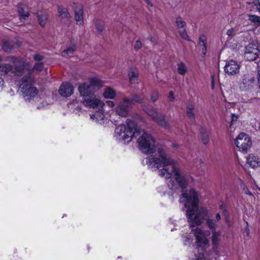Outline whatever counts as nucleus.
Segmentation results:
<instances>
[{
  "instance_id": "nucleus-1",
  "label": "nucleus",
  "mask_w": 260,
  "mask_h": 260,
  "mask_svg": "<svg viewBox=\"0 0 260 260\" xmlns=\"http://www.w3.org/2000/svg\"><path fill=\"white\" fill-rule=\"evenodd\" d=\"M143 163H145L150 169L158 170V175L166 179H170L174 174L176 182L182 189L186 188L192 180V177L183 172L177 166L176 161L163 150L158 149L155 156L145 158Z\"/></svg>"
},
{
  "instance_id": "nucleus-2",
  "label": "nucleus",
  "mask_w": 260,
  "mask_h": 260,
  "mask_svg": "<svg viewBox=\"0 0 260 260\" xmlns=\"http://www.w3.org/2000/svg\"><path fill=\"white\" fill-rule=\"evenodd\" d=\"M200 194L194 189L182 193L180 202L186 208V216L188 221L192 226L201 224L208 211L204 208H199L198 204Z\"/></svg>"
},
{
  "instance_id": "nucleus-3",
  "label": "nucleus",
  "mask_w": 260,
  "mask_h": 260,
  "mask_svg": "<svg viewBox=\"0 0 260 260\" xmlns=\"http://www.w3.org/2000/svg\"><path fill=\"white\" fill-rule=\"evenodd\" d=\"M211 234L209 230L204 231L196 228L191 230V233H185L182 236V240L184 245L189 246L192 243V235L195 238V251L193 255H190L191 260H210L207 257L210 252L207 249L210 247L209 239L207 238Z\"/></svg>"
},
{
  "instance_id": "nucleus-4",
  "label": "nucleus",
  "mask_w": 260,
  "mask_h": 260,
  "mask_svg": "<svg viewBox=\"0 0 260 260\" xmlns=\"http://www.w3.org/2000/svg\"><path fill=\"white\" fill-rule=\"evenodd\" d=\"M102 86V81L97 78L90 79L89 82L80 85L78 90L82 97V102L86 107L94 109L105 106L104 103L94 95L95 88Z\"/></svg>"
},
{
  "instance_id": "nucleus-5",
  "label": "nucleus",
  "mask_w": 260,
  "mask_h": 260,
  "mask_svg": "<svg viewBox=\"0 0 260 260\" xmlns=\"http://www.w3.org/2000/svg\"><path fill=\"white\" fill-rule=\"evenodd\" d=\"M7 60L12 63L14 66V67H12V70L10 73L17 77H23V76L32 77L31 75L35 70L40 72L43 69V64L41 62L36 63L34 67L31 69L29 63L22 59H18L10 56L7 58Z\"/></svg>"
},
{
  "instance_id": "nucleus-6",
  "label": "nucleus",
  "mask_w": 260,
  "mask_h": 260,
  "mask_svg": "<svg viewBox=\"0 0 260 260\" xmlns=\"http://www.w3.org/2000/svg\"><path fill=\"white\" fill-rule=\"evenodd\" d=\"M139 128L135 121L127 119L126 124H121L115 128V137L120 142L124 144L128 143L132 141L134 137V133L138 131Z\"/></svg>"
},
{
  "instance_id": "nucleus-7",
  "label": "nucleus",
  "mask_w": 260,
  "mask_h": 260,
  "mask_svg": "<svg viewBox=\"0 0 260 260\" xmlns=\"http://www.w3.org/2000/svg\"><path fill=\"white\" fill-rule=\"evenodd\" d=\"M134 137L138 138L137 143L140 150L144 153H152L155 149V141L151 135L142 129L138 130L134 133Z\"/></svg>"
},
{
  "instance_id": "nucleus-8",
  "label": "nucleus",
  "mask_w": 260,
  "mask_h": 260,
  "mask_svg": "<svg viewBox=\"0 0 260 260\" xmlns=\"http://www.w3.org/2000/svg\"><path fill=\"white\" fill-rule=\"evenodd\" d=\"M17 82V85L23 93L25 100L29 101L37 94L38 90L36 87L31 86L34 82L32 77L21 76V78Z\"/></svg>"
},
{
  "instance_id": "nucleus-9",
  "label": "nucleus",
  "mask_w": 260,
  "mask_h": 260,
  "mask_svg": "<svg viewBox=\"0 0 260 260\" xmlns=\"http://www.w3.org/2000/svg\"><path fill=\"white\" fill-rule=\"evenodd\" d=\"M256 80L255 75L249 73L242 75L239 79L237 87L241 92H249L254 88Z\"/></svg>"
},
{
  "instance_id": "nucleus-10",
  "label": "nucleus",
  "mask_w": 260,
  "mask_h": 260,
  "mask_svg": "<svg viewBox=\"0 0 260 260\" xmlns=\"http://www.w3.org/2000/svg\"><path fill=\"white\" fill-rule=\"evenodd\" d=\"M235 144L239 151L246 152L251 147L252 142L248 135L241 133L235 139Z\"/></svg>"
},
{
  "instance_id": "nucleus-11",
  "label": "nucleus",
  "mask_w": 260,
  "mask_h": 260,
  "mask_svg": "<svg viewBox=\"0 0 260 260\" xmlns=\"http://www.w3.org/2000/svg\"><path fill=\"white\" fill-rule=\"evenodd\" d=\"M131 104V100L128 97L124 96L114 107V110L117 115L125 117L128 115L129 106Z\"/></svg>"
},
{
  "instance_id": "nucleus-12",
  "label": "nucleus",
  "mask_w": 260,
  "mask_h": 260,
  "mask_svg": "<svg viewBox=\"0 0 260 260\" xmlns=\"http://www.w3.org/2000/svg\"><path fill=\"white\" fill-rule=\"evenodd\" d=\"M145 112L158 124L165 127L166 129L170 128V125L164 118V116L161 114L158 113L156 110L153 109L148 108H143Z\"/></svg>"
},
{
  "instance_id": "nucleus-13",
  "label": "nucleus",
  "mask_w": 260,
  "mask_h": 260,
  "mask_svg": "<svg viewBox=\"0 0 260 260\" xmlns=\"http://www.w3.org/2000/svg\"><path fill=\"white\" fill-rule=\"evenodd\" d=\"M259 53L257 46L253 43L249 44L245 47L244 57L249 61H253L256 59Z\"/></svg>"
},
{
  "instance_id": "nucleus-14",
  "label": "nucleus",
  "mask_w": 260,
  "mask_h": 260,
  "mask_svg": "<svg viewBox=\"0 0 260 260\" xmlns=\"http://www.w3.org/2000/svg\"><path fill=\"white\" fill-rule=\"evenodd\" d=\"M240 67V63L237 60L231 59L226 61L224 68V71L229 75H234L239 73Z\"/></svg>"
},
{
  "instance_id": "nucleus-15",
  "label": "nucleus",
  "mask_w": 260,
  "mask_h": 260,
  "mask_svg": "<svg viewBox=\"0 0 260 260\" xmlns=\"http://www.w3.org/2000/svg\"><path fill=\"white\" fill-rule=\"evenodd\" d=\"M246 164L251 168L260 167V155L256 153H250L246 157Z\"/></svg>"
},
{
  "instance_id": "nucleus-16",
  "label": "nucleus",
  "mask_w": 260,
  "mask_h": 260,
  "mask_svg": "<svg viewBox=\"0 0 260 260\" xmlns=\"http://www.w3.org/2000/svg\"><path fill=\"white\" fill-rule=\"evenodd\" d=\"M58 92L61 96L68 97L73 93L74 88L71 84L67 82L63 83L60 85Z\"/></svg>"
},
{
  "instance_id": "nucleus-17",
  "label": "nucleus",
  "mask_w": 260,
  "mask_h": 260,
  "mask_svg": "<svg viewBox=\"0 0 260 260\" xmlns=\"http://www.w3.org/2000/svg\"><path fill=\"white\" fill-rule=\"evenodd\" d=\"M103 107L104 106L101 108H95V109L99 108V111H96L94 114L90 115L91 119L96 122L102 123L105 118V115L103 110Z\"/></svg>"
},
{
  "instance_id": "nucleus-18",
  "label": "nucleus",
  "mask_w": 260,
  "mask_h": 260,
  "mask_svg": "<svg viewBox=\"0 0 260 260\" xmlns=\"http://www.w3.org/2000/svg\"><path fill=\"white\" fill-rule=\"evenodd\" d=\"M221 240V232L220 231L212 230V243L213 249L216 251L219 243Z\"/></svg>"
},
{
  "instance_id": "nucleus-19",
  "label": "nucleus",
  "mask_w": 260,
  "mask_h": 260,
  "mask_svg": "<svg viewBox=\"0 0 260 260\" xmlns=\"http://www.w3.org/2000/svg\"><path fill=\"white\" fill-rule=\"evenodd\" d=\"M58 16L62 22L67 23L69 21L70 18V14L68 10L61 6L58 8Z\"/></svg>"
},
{
  "instance_id": "nucleus-20",
  "label": "nucleus",
  "mask_w": 260,
  "mask_h": 260,
  "mask_svg": "<svg viewBox=\"0 0 260 260\" xmlns=\"http://www.w3.org/2000/svg\"><path fill=\"white\" fill-rule=\"evenodd\" d=\"M75 20L77 24L81 25L83 23V7L79 6L75 10Z\"/></svg>"
},
{
  "instance_id": "nucleus-21",
  "label": "nucleus",
  "mask_w": 260,
  "mask_h": 260,
  "mask_svg": "<svg viewBox=\"0 0 260 260\" xmlns=\"http://www.w3.org/2000/svg\"><path fill=\"white\" fill-rule=\"evenodd\" d=\"M103 96L107 99H114L116 95V91L111 87H107L103 91Z\"/></svg>"
},
{
  "instance_id": "nucleus-22",
  "label": "nucleus",
  "mask_w": 260,
  "mask_h": 260,
  "mask_svg": "<svg viewBox=\"0 0 260 260\" xmlns=\"http://www.w3.org/2000/svg\"><path fill=\"white\" fill-rule=\"evenodd\" d=\"M38 21L39 24L42 26H44L46 22L47 15L45 12H41L38 14Z\"/></svg>"
},
{
  "instance_id": "nucleus-23",
  "label": "nucleus",
  "mask_w": 260,
  "mask_h": 260,
  "mask_svg": "<svg viewBox=\"0 0 260 260\" xmlns=\"http://www.w3.org/2000/svg\"><path fill=\"white\" fill-rule=\"evenodd\" d=\"M176 24L179 30H184L186 27V23L183 20L182 18L178 16L176 19Z\"/></svg>"
},
{
  "instance_id": "nucleus-24",
  "label": "nucleus",
  "mask_w": 260,
  "mask_h": 260,
  "mask_svg": "<svg viewBox=\"0 0 260 260\" xmlns=\"http://www.w3.org/2000/svg\"><path fill=\"white\" fill-rule=\"evenodd\" d=\"M187 71V67L183 62H180L178 64L177 72L179 74L184 75Z\"/></svg>"
},
{
  "instance_id": "nucleus-25",
  "label": "nucleus",
  "mask_w": 260,
  "mask_h": 260,
  "mask_svg": "<svg viewBox=\"0 0 260 260\" xmlns=\"http://www.w3.org/2000/svg\"><path fill=\"white\" fill-rule=\"evenodd\" d=\"M129 81L131 83H135L138 81V73L137 71L130 70L128 73Z\"/></svg>"
},
{
  "instance_id": "nucleus-26",
  "label": "nucleus",
  "mask_w": 260,
  "mask_h": 260,
  "mask_svg": "<svg viewBox=\"0 0 260 260\" xmlns=\"http://www.w3.org/2000/svg\"><path fill=\"white\" fill-rule=\"evenodd\" d=\"M76 46L73 45L64 50L62 52V55L63 56H71L76 50Z\"/></svg>"
},
{
  "instance_id": "nucleus-27",
  "label": "nucleus",
  "mask_w": 260,
  "mask_h": 260,
  "mask_svg": "<svg viewBox=\"0 0 260 260\" xmlns=\"http://www.w3.org/2000/svg\"><path fill=\"white\" fill-rule=\"evenodd\" d=\"M247 17L248 20L254 23V25L256 26L260 25V17L254 15L248 14Z\"/></svg>"
},
{
  "instance_id": "nucleus-28",
  "label": "nucleus",
  "mask_w": 260,
  "mask_h": 260,
  "mask_svg": "<svg viewBox=\"0 0 260 260\" xmlns=\"http://www.w3.org/2000/svg\"><path fill=\"white\" fill-rule=\"evenodd\" d=\"M18 13L21 21L26 20L29 15V13L27 11H25L24 9L21 7L18 8Z\"/></svg>"
},
{
  "instance_id": "nucleus-29",
  "label": "nucleus",
  "mask_w": 260,
  "mask_h": 260,
  "mask_svg": "<svg viewBox=\"0 0 260 260\" xmlns=\"http://www.w3.org/2000/svg\"><path fill=\"white\" fill-rule=\"evenodd\" d=\"M194 106L192 104L188 105L187 107V115L189 118L191 119H193L194 118Z\"/></svg>"
},
{
  "instance_id": "nucleus-30",
  "label": "nucleus",
  "mask_w": 260,
  "mask_h": 260,
  "mask_svg": "<svg viewBox=\"0 0 260 260\" xmlns=\"http://www.w3.org/2000/svg\"><path fill=\"white\" fill-rule=\"evenodd\" d=\"M206 223L208 228L212 230H216L217 226L216 221L213 219H207L206 220Z\"/></svg>"
},
{
  "instance_id": "nucleus-31",
  "label": "nucleus",
  "mask_w": 260,
  "mask_h": 260,
  "mask_svg": "<svg viewBox=\"0 0 260 260\" xmlns=\"http://www.w3.org/2000/svg\"><path fill=\"white\" fill-rule=\"evenodd\" d=\"M132 101V104L134 102L138 103H142L144 101V96L143 95H139L137 94H135L133 95L132 98H129Z\"/></svg>"
},
{
  "instance_id": "nucleus-32",
  "label": "nucleus",
  "mask_w": 260,
  "mask_h": 260,
  "mask_svg": "<svg viewBox=\"0 0 260 260\" xmlns=\"http://www.w3.org/2000/svg\"><path fill=\"white\" fill-rule=\"evenodd\" d=\"M47 99L48 97L45 94L42 95V97H41V95H40L39 100H38V102L41 103V105L39 106L38 108L44 107L45 106L48 105Z\"/></svg>"
},
{
  "instance_id": "nucleus-33",
  "label": "nucleus",
  "mask_w": 260,
  "mask_h": 260,
  "mask_svg": "<svg viewBox=\"0 0 260 260\" xmlns=\"http://www.w3.org/2000/svg\"><path fill=\"white\" fill-rule=\"evenodd\" d=\"M239 33V31L237 27H232L229 29L226 34L231 38L234 37L236 35Z\"/></svg>"
},
{
  "instance_id": "nucleus-34",
  "label": "nucleus",
  "mask_w": 260,
  "mask_h": 260,
  "mask_svg": "<svg viewBox=\"0 0 260 260\" xmlns=\"http://www.w3.org/2000/svg\"><path fill=\"white\" fill-rule=\"evenodd\" d=\"M3 49L6 52H9L12 49V45L8 42H4L3 45Z\"/></svg>"
},
{
  "instance_id": "nucleus-35",
  "label": "nucleus",
  "mask_w": 260,
  "mask_h": 260,
  "mask_svg": "<svg viewBox=\"0 0 260 260\" xmlns=\"http://www.w3.org/2000/svg\"><path fill=\"white\" fill-rule=\"evenodd\" d=\"M95 27L98 31L102 32L104 27L103 23L100 21L96 22Z\"/></svg>"
},
{
  "instance_id": "nucleus-36",
  "label": "nucleus",
  "mask_w": 260,
  "mask_h": 260,
  "mask_svg": "<svg viewBox=\"0 0 260 260\" xmlns=\"http://www.w3.org/2000/svg\"><path fill=\"white\" fill-rule=\"evenodd\" d=\"M241 187H243V191L244 193H245V194L250 196L251 198L254 199V197L253 195V194L250 191L249 189L245 186L244 184H243L242 186H241Z\"/></svg>"
},
{
  "instance_id": "nucleus-37",
  "label": "nucleus",
  "mask_w": 260,
  "mask_h": 260,
  "mask_svg": "<svg viewBox=\"0 0 260 260\" xmlns=\"http://www.w3.org/2000/svg\"><path fill=\"white\" fill-rule=\"evenodd\" d=\"M252 5L253 6V7L251 10L258 11L260 12V3L258 1L255 2Z\"/></svg>"
},
{
  "instance_id": "nucleus-38",
  "label": "nucleus",
  "mask_w": 260,
  "mask_h": 260,
  "mask_svg": "<svg viewBox=\"0 0 260 260\" xmlns=\"http://www.w3.org/2000/svg\"><path fill=\"white\" fill-rule=\"evenodd\" d=\"M179 33H180V35L181 36V37L184 39V40H188L189 37L185 31V28L184 29V30H179Z\"/></svg>"
},
{
  "instance_id": "nucleus-39",
  "label": "nucleus",
  "mask_w": 260,
  "mask_h": 260,
  "mask_svg": "<svg viewBox=\"0 0 260 260\" xmlns=\"http://www.w3.org/2000/svg\"><path fill=\"white\" fill-rule=\"evenodd\" d=\"M158 98V92L156 91H153L151 95V99L153 102H155L157 100Z\"/></svg>"
},
{
  "instance_id": "nucleus-40",
  "label": "nucleus",
  "mask_w": 260,
  "mask_h": 260,
  "mask_svg": "<svg viewBox=\"0 0 260 260\" xmlns=\"http://www.w3.org/2000/svg\"><path fill=\"white\" fill-rule=\"evenodd\" d=\"M246 226L244 232V236L248 237L250 234L249 229L248 228V223L246 222Z\"/></svg>"
},
{
  "instance_id": "nucleus-41",
  "label": "nucleus",
  "mask_w": 260,
  "mask_h": 260,
  "mask_svg": "<svg viewBox=\"0 0 260 260\" xmlns=\"http://www.w3.org/2000/svg\"><path fill=\"white\" fill-rule=\"evenodd\" d=\"M200 46L201 47L200 50L201 51L202 54L203 55H205L206 54V51H207L206 44H205L204 45H201Z\"/></svg>"
},
{
  "instance_id": "nucleus-42",
  "label": "nucleus",
  "mask_w": 260,
  "mask_h": 260,
  "mask_svg": "<svg viewBox=\"0 0 260 260\" xmlns=\"http://www.w3.org/2000/svg\"><path fill=\"white\" fill-rule=\"evenodd\" d=\"M34 58L36 61H39L43 58V56L40 54H37L34 55Z\"/></svg>"
},
{
  "instance_id": "nucleus-43",
  "label": "nucleus",
  "mask_w": 260,
  "mask_h": 260,
  "mask_svg": "<svg viewBox=\"0 0 260 260\" xmlns=\"http://www.w3.org/2000/svg\"><path fill=\"white\" fill-rule=\"evenodd\" d=\"M141 46H142V44H141V42H140L139 41H137L135 42V45H134V47L135 49H139L141 48Z\"/></svg>"
},
{
  "instance_id": "nucleus-44",
  "label": "nucleus",
  "mask_w": 260,
  "mask_h": 260,
  "mask_svg": "<svg viewBox=\"0 0 260 260\" xmlns=\"http://www.w3.org/2000/svg\"><path fill=\"white\" fill-rule=\"evenodd\" d=\"M168 99H169V101H173L174 100V99H175L174 94V92L172 91H171L169 92Z\"/></svg>"
},
{
  "instance_id": "nucleus-45",
  "label": "nucleus",
  "mask_w": 260,
  "mask_h": 260,
  "mask_svg": "<svg viewBox=\"0 0 260 260\" xmlns=\"http://www.w3.org/2000/svg\"><path fill=\"white\" fill-rule=\"evenodd\" d=\"M205 44H206L205 37L204 36L201 37L200 38L199 46L204 45Z\"/></svg>"
},
{
  "instance_id": "nucleus-46",
  "label": "nucleus",
  "mask_w": 260,
  "mask_h": 260,
  "mask_svg": "<svg viewBox=\"0 0 260 260\" xmlns=\"http://www.w3.org/2000/svg\"><path fill=\"white\" fill-rule=\"evenodd\" d=\"M106 104L110 108H113L115 106L114 103L112 101H107Z\"/></svg>"
},
{
  "instance_id": "nucleus-47",
  "label": "nucleus",
  "mask_w": 260,
  "mask_h": 260,
  "mask_svg": "<svg viewBox=\"0 0 260 260\" xmlns=\"http://www.w3.org/2000/svg\"><path fill=\"white\" fill-rule=\"evenodd\" d=\"M215 88V81H214V76H212V80H211V88L214 89Z\"/></svg>"
},
{
  "instance_id": "nucleus-48",
  "label": "nucleus",
  "mask_w": 260,
  "mask_h": 260,
  "mask_svg": "<svg viewBox=\"0 0 260 260\" xmlns=\"http://www.w3.org/2000/svg\"><path fill=\"white\" fill-rule=\"evenodd\" d=\"M168 186L171 188L172 189H175L176 188V185L174 182H172L171 183V184H168Z\"/></svg>"
},
{
  "instance_id": "nucleus-49",
  "label": "nucleus",
  "mask_w": 260,
  "mask_h": 260,
  "mask_svg": "<svg viewBox=\"0 0 260 260\" xmlns=\"http://www.w3.org/2000/svg\"><path fill=\"white\" fill-rule=\"evenodd\" d=\"M256 196L258 200H260V188H258L256 191Z\"/></svg>"
},
{
  "instance_id": "nucleus-50",
  "label": "nucleus",
  "mask_w": 260,
  "mask_h": 260,
  "mask_svg": "<svg viewBox=\"0 0 260 260\" xmlns=\"http://www.w3.org/2000/svg\"><path fill=\"white\" fill-rule=\"evenodd\" d=\"M221 218V217H220V215L219 214V213H217L216 215V221H219Z\"/></svg>"
},
{
  "instance_id": "nucleus-51",
  "label": "nucleus",
  "mask_w": 260,
  "mask_h": 260,
  "mask_svg": "<svg viewBox=\"0 0 260 260\" xmlns=\"http://www.w3.org/2000/svg\"><path fill=\"white\" fill-rule=\"evenodd\" d=\"M147 4L151 7H152V4L150 2V0H145Z\"/></svg>"
},
{
  "instance_id": "nucleus-52",
  "label": "nucleus",
  "mask_w": 260,
  "mask_h": 260,
  "mask_svg": "<svg viewBox=\"0 0 260 260\" xmlns=\"http://www.w3.org/2000/svg\"><path fill=\"white\" fill-rule=\"evenodd\" d=\"M257 64H258V73H260V60L258 61Z\"/></svg>"
},
{
  "instance_id": "nucleus-53",
  "label": "nucleus",
  "mask_w": 260,
  "mask_h": 260,
  "mask_svg": "<svg viewBox=\"0 0 260 260\" xmlns=\"http://www.w3.org/2000/svg\"><path fill=\"white\" fill-rule=\"evenodd\" d=\"M207 139H204L203 141L205 144H206L207 142Z\"/></svg>"
},
{
  "instance_id": "nucleus-54",
  "label": "nucleus",
  "mask_w": 260,
  "mask_h": 260,
  "mask_svg": "<svg viewBox=\"0 0 260 260\" xmlns=\"http://www.w3.org/2000/svg\"><path fill=\"white\" fill-rule=\"evenodd\" d=\"M224 207H223V206L222 205H221L220 206V209H223Z\"/></svg>"
}]
</instances>
